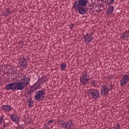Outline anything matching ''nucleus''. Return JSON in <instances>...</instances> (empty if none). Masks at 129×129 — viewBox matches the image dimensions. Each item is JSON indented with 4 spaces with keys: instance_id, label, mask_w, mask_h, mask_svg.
<instances>
[{
    "instance_id": "obj_1",
    "label": "nucleus",
    "mask_w": 129,
    "mask_h": 129,
    "mask_svg": "<svg viewBox=\"0 0 129 129\" xmlns=\"http://www.w3.org/2000/svg\"><path fill=\"white\" fill-rule=\"evenodd\" d=\"M88 0H77L73 6L76 12H78L80 15H85L87 13L86 6L88 3Z\"/></svg>"
},
{
    "instance_id": "obj_2",
    "label": "nucleus",
    "mask_w": 129,
    "mask_h": 129,
    "mask_svg": "<svg viewBox=\"0 0 129 129\" xmlns=\"http://www.w3.org/2000/svg\"><path fill=\"white\" fill-rule=\"evenodd\" d=\"M46 97V92L44 90L36 91L35 93L34 99L37 101H41Z\"/></svg>"
},
{
    "instance_id": "obj_3",
    "label": "nucleus",
    "mask_w": 129,
    "mask_h": 129,
    "mask_svg": "<svg viewBox=\"0 0 129 129\" xmlns=\"http://www.w3.org/2000/svg\"><path fill=\"white\" fill-rule=\"evenodd\" d=\"M80 83L82 85H86L89 81V75L86 72H83L82 73V75L80 77Z\"/></svg>"
},
{
    "instance_id": "obj_4",
    "label": "nucleus",
    "mask_w": 129,
    "mask_h": 129,
    "mask_svg": "<svg viewBox=\"0 0 129 129\" xmlns=\"http://www.w3.org/2000/svg\"><path fill=\"white\" fill-rule=\"evenodd\" d=\"M88 92H89L92 98H93L94 99L100 98V93L97 89L95 88H91L90 89L88 90Z\"/></svg>"
},
{
    "instance_id": "obj_5",
    "label": "nucleus",
    "mask_w": 129,
    "mask_h": 129,
    "mask_svg": "<svg viewBox=\"0 0 129 129\" xmlns=\"http://www.w3.org/2000/svg\"><path fill=\"white\" fill-rule=\"evenodd\" d=\"M93 33H86V35L83 36V39L84 42H87L88 43H91L94 40Z\"/></svg>"
},
{
    "instance_id": "obj_6",
    "label": "nucleus",
    "mask_w": 129,
    "mask_h": 129,
    "mask_svg": "<svg viewBox=\"0 0 129 129\" xmlns=\"http://www.w3.org/2000/svg\"><path fill=\"white\" fill-rule=\"evenodd\" d=\"M5 89H6V90H12V91H15L16 87L15 82L6 85L5 86Z\"/></svg>"
},
{
    "instance_id": "obj_7",
    "label": "nucleus",
    "mask_w": 129,
    "mask_h": 129,
    "mask_svg": "<svg viewBox=\"0 0 129 129\" xmlns=\"http://www.w3.org/2000/svg\"><path fill=\"white\" fill-rule=\"evenodd\" d=\"M15 90H23L24 88H25V86L24 84L22 83V82H19L16 83L15 82Z\"/></svg>"
},
{
    "instance_id": "obj_8",
    "label": "nucleus",
    "mask_w": 129,
    "mask_h": 129,
    "mask_svg": "<svg viewBox=\"0 0 129 129\" xmlns=\"http://www.w3.org/2000/svg\"><path fill=\"white\" fill-rule=\"evenodd\" d=\"M101 95L102 96H104V95H106L108 92H109V89L107 86L104 85L103 87L101 88Z\"/></svg>"
},
{
    "instance_id": "obj_9",
    "label": "nucleus",
    "mask_w": 129,
    "mask_h": 129,
    "mask_svg": "<svg viewBox=\"0 0 129 129\" xmlns=\"http://www.w3.org/2000/svg\"><path fill=\"white\" fill-rule=\"evenodd\" d=\"M31 76H28L22 79V81L21 82L23 84V85L25 86L29 85L30 81H31Z\"/></svg>"
},
{
    "instance_id": "obj_10",
    "label": "nucleus",
    "mask_w": 129,
    "mask_h": 129,
    "mask_svg": "<svg viewBox=\"0 0 129 129\" xmlns=\"http://www.w3.org/2000/svg\"><path fill=\"white\" fill-rule=\"evenodd\" d=\"M19 64L20 66H22L23 67H24V68H27V67H28L27 64V61H26L22 57H21L19 59Z\"/></svg>"
},
{
    "instance_id": "obj_11",
    "label": "nucleus",
    "mask_w": 129,
    "mask_h": 129,
    "mask_svg": "<svg viewBox=\"0 0 129 129\" xmlns=\"http://www.w3.org/2000/svg\"><path fill=\"white\" fill-rule=\"evenodd\" d=\"M10 118L15 123H19V121H20V119L16 114H11Z\"/></svg>"
},
{
    "instance_id": "obj_12",
    "label": "nucleus",
    "mask_w": 129,
    "mask_h": 129,
    "mask_svg": "<svg viewBox=\"0 0 129 129\" xmlns=\"http://www.w3.org/2000/svg\"><path fill=\"white\" fill-rule=\"evenodd\" d=\"M74 125L73 123V121L72 120H69L67 122H66L65 128L71 129L72 126Z\"/></svg>"
},
{
    "instance_id": "obj_13",
    "label": "nucleus",
    "mask_w": 129,
    "mask_h": 129,
    "mask_svg": "<svg viewBox=\"0 0 129 129\" xmlns=\"http://www.w3.org/2000/svg\"><path fill=\"white\" fill-rule=\"evenodd\" d=\"M38 80L40 83L42 84V85L43 84H44V83L48 81V80H47V79H46V76H43L42 77H40V76H39Z\"/></svg>"
},
{
    "instance_id": "obj_14",
    "label": "nucleus",
    "mask_w": 129,
    "mask_h": 129,
    "mask_svg": "<svg viewBox=\"0 0 129 129\" xmlns=\"http://www.w3.org/2000/svg\"><path fill=\"white\" fill-rule=\"evenodd\" d=\"M42 84L38 81L34 85L31 86V88L34 89V90H37Z\"/></svg>"
},
{
    "instance_id": "obj_15",
    "label": "nucleus",
    "mask_w": 129,
    "mask_h": 129,
    "mask_svg": "<svg viewBox=\"0 0 129 129\" xmlns=\"http://www.w3.org/2000/svg\"><path fill=\"white\" fill-rule=\"evenodd\" d=\"M2 108L4 111H7V112H10L12 109V107L9 105H3L2 106Z\"/></svg>"
},
{
    "instance_id": "obj_16",
    "label": "nucleus",
    "mask_w": 129,
    "mask_h": 129,
    "mask_svg": "<svg viewBox=\"0 0 129 129\" xmlns=\"http://www.w3.org/2000/svg\"><path fill=\"white\" fill-rule=\"evenodd\" d=\"M108 9L107 10V13L108 15H110V14H113V11H114V7L111 5H108Z\"/></svg>"
},
{
    "instance_id": "obj_17",
    "label": "nucleus",
    "mask_w": 129,
    "mask_h": 129,
    "mask_svg": "<svg viewBox=\"0 0 129 129\" xmlns=\"http://www.w3.org/2000/svg\"><path fill=\"white\" fill-rule=\"evenodd\" d=\"M129 34L127 32V31H125L124 32H123L122 35H121V39H122V40H126L127 39H128L129 38V36H128Z\"/></svg>"
},
{
    "instance_id": "obj_18",
    "label": "nucleus",
    "mask_w": 129,
    "mask_h": 129,
    "mask_svg": "<svg viewBox=\"0 0 129 129\" xmlns=\"http://www.w3.org/2000/svg\"><path fill=\"white\" fill-rule=\"evenodd\" d=\"M32 99V97H29V99L27 100L28 107H33L34 106V101H33Z\"/></svg>"
},
{
    "instance_id": "obj_19",
    "label": "nucleus",
    "mask_w": 129,
    "mask_h": 129,
    "mask_svg": "<svg viewBox=\"0 0 129 129\" xmlns=\"http://www.w3.org/2000/svg\"><path fill=\"white\" fill-rule=\"evenodd\" d=\"M57 122L58 123V124L59 125V126L60 127H64L66 126V122L65 121L61 120V119H59L57 120Z\"/></svg>"
},
{
    "instance_id": "obj_20",
    "label": "nucleus",
    "mask_w": 129,
    "mask_h": 129,
    "mask_svg": "<svg viewBox=\"0 0 129 129\" xmlns=\"http://www.w3.org/2000/svg\"><path fill=\"white\" fill-rule=\"evenodd\" d=\"M34 91H36V90L30 87L27 91V95L30 97L32 96V92H34Z\"/></svg>"
},
{
    "instance_id": "obj_21",
    "label": "nucleus",
    "mask_w": 129,
    "mask_h": 129,
    "mask_svg": "<svg viewBox=\"0 0 129 129\" xmlns=\"http://www.w3.org/2000/svg\"><path fill=\"white\" fill-rule=\"evenodd\" d=\"M22 58L24 59L25 61H31V58L30 57V56H28L27 55H24Z\"/></svg>"
},
{
    "instance_id": "obj_22",
    "label": "nucleus",
    "mask_w": 129,
    "mask_h": 129,
    "mask_svg": "<svg viewBox=\"0 0 129 129\" xmlns=\"http://www.w3.org/2000/svg\"><path fill=\"white\" fill-rule=\"evenodd\" d=\"M120 83L121 86H124V85H126V84H127V82L121 79L120 81Z\"/></svg>"
},
{
    "instance_id": "obj_23",
    "label": "nucleus",
    "mask_w": 129,
    "mask_h": 129,
    "mask_svg": "<svg viewBox=\"0 0 129 129\" xmlns=\"http://www.w3.org/2000/svg\"><path fill=\"white\" fill-rule=\"evenodd\" d=\"M121 79H122V80H125V81H126V82H129V77L126 75H124Z\"/></svg>"
},
{
    "instance_id": "obj_24",
    "label": "nucleus",
    "mask_w": 129,
    "mask_h": 129,
    "mask_svg": "<svg viewBox=\"0 0 129 129\" xmlns=\"http://www.w3.org/2000/svg\"><path fill=\"white\" fill-rule=\"evenodd\" d=\"M66 67H67V64L66 63H62L60 64V68L61 70H65V69H66Z\"/></svg>"
},
{
    "instance_id": "obj_25",
    "label": "nucleus",
    "mask_w": 129,
    "mask_h": 129,
    "mask_svg": "<svg viewBox=\"0 0 129 129\" xmlns=\"http://www.w3.org/2000/svg\"><path fill=\"white\" fill-rule=\"evenodd\" d=\"M27 120L28 123H29V124H32L34 122V120L32 119V117H28L27 119Z\"/></svg>"
},
{
    "instance_id": "obj_26",
    "label": "nucleus",
    "mask_w": 129,
    "mask_h": 129,
    "mask_svg": "<svg viewBox=\"0 0 129 129\" xmlns=\"http://www.w3.org/2000/svg\"><path fill=\"white\" fill-rule=\"evenodd\" d=\"M113 127L114 129H120V124L119 123H116Z\"/></svg>"
},
{
    "instance_id": "obj_27",
    "label": "nucleus",
    "mask_w": 129,
    "mask_h": 129,
    "mask_svg": "<svg viewBox=\"0 0 129 129\" xmlns=\"http://www.w3.org/2000/svg\"><path fill=\"white\" fill-rule=\"evenodd\" d=\"M6 12H7V13L9 14V15H11V14H12V13H13V11H11V9H10V8H7V9L6 10Z\"/></svg>"
},
{
    "instance_id": "obj_28",
    "label": "nucleus",
    "mask_w": 129,
    "mask_h": 129,
    "mask_svg": "<svg viewBox=\"0 0 129 129\" xmlns=\"http://www.w3.org/2000/svg\"><path fill=\"white\" fill-rule=\"evenodd\" d=\"M19 44L20 45V47L21 48H23V47H24V42H23L22 41H19Z\"/></svg>"
},
{
    "instance_id": "obj_29",
    "label": "nucleus",
    "mask_w": 129,
    "mask_h": 129,
    "mask_svg": "<svg viewBox=\"0 0 129 129\" xmlns=\"http://www.w3.org/2000/svg\"><path fill=\"white\" fill-rule=\"evenodd\" d=\"M5 117L4 116H1L0 117V125L3 123V122L4 121V118Z\"/></svg>"
},
{
    "instance_id": "obj_30",
    "label": "nucleus",
    "mask_w": 129,
    "mask_h": 129,
    "mask_svg": "<svg viewBox=\"0 0 129 129\" xmlns=\"http://www.w3.org/2000/svg\"><path fill=\"white\" fill-rule=\"evenodd\" d=\"M8 125V124H6V122L5 120L3 121V127H2L1 129H5V127H7V126Z\"/></svg>"
},
{
    "instance_id": "obj_31",
    "label": "nucleus",
    "mask_w": 129,
    "mask_h": 129,
    "mask_svg": "<svg viewBox=\"0 0 129 129\" xmlns=\"http://www.w3.org/2000/svg\"><path fill=\"white\" fill-rule=\"evenodd\" d=\"M114 3V0H110L109 2L108 3L107 5L110 6V5H112Z\"/></svg>"
},
{
    "instance_id": "obj_32",
    "label": "nucleus",
    "mask_w": 129,
    "mask_h": 129,
    "mask_svg": "<svg viewBox=\"0 0 129 129\" xmlns=\"http://www.w3.org/2000/svg\"><path fill=\"white\" fill-rule=\"evenodd\" d=\"M11 71H12V74H17V70L12 69Z\"/></svg>"
},
{
    "instance_id": "obj_33",
    "label": "nucleus",
    "mask_w": 129,
    "mask_h": 129,
    "mask_svg": "<svg viewBox=\"0 0 129 129\" xmlns=\"http://www.w3.org/2000/svg\"><path fill=\"white\" fill-rule=\"evenodd\" d=\"M96 84V81L95 80H93L91 81V84L92 85H95Z\"/></svg>"
},
{
    "instance_id": "obj_34",
    "label": "nucleus",
    "mask_w": 129,
    "mask_h": 129,
    "mask_svg": "<svg viewBox=\"0 0 129 129\" xmlns=\"http://www.w3.org/2000/svg\"><path fill=\"white\" fill-rule=\"evenodd\" d=\"M91 2L92 6H94V5L96 4V3L95 2V0H91Z\"/></svg>"
},
{
    "instance_id": "obj_35",
    "label": "nucleus",
    "mask_w": 129,
    "mask_h": 129,
    "mask_svg": "<svg viewBox=\"0 0 129 129\" xmlns=\"http://www.w3.org/2000/svg\"><path fill=\"white\" fill-rule=\"evenodd\" d=\"M75 26V24H74V23L72 24L71 23L70 25V28L71 29H73V27H74Z\"/></svg>"
},
{
    "instance_id": "obj_36",
    "label": "nucleus",
    "mask_w": 129,
    "mask_h": 129,
    "mask_svg": "<svg viewBox=\"0 0 129 129\" xmlns=\"http://www.w3.org/2000/svg\"><path fill=\"white\" fill-rule=\"evenodd\" d=\"M48 123L50 124V123H53L54 122V120L50 119L48 121Z\"/></svg>"
},
{
    "instance_id": "obj_37",
    "label": "nucleus",
    "mask_w": 129,
    "mask_h": 129,
    "mask_svg": "<svg viewBox=\"0 0 129 129\" xmlns=\"http://www.w3.org/2000/svg\"><path fill=\"white\" fill-rule=\"evenodd\" d=\"M2 15H3V16H5V17H8V14L7 13L5 12H4L3 13Z\"/></svg>"
},
{
    "instance_id": "obj_38",
    "label": "nucleus",
    "mask_w": 129,
    "mask_h": 129,
    "mask_svg": "<svg viewBox=\"0 0 129 129\" xmlns=\"http://www.w3.org/2000/svg\"><path fill=\"white\" fill-rule=\"evenodd\" d=\"M49 124H50L48 122H47L45 124L44 126L45 127H48V126H49Z\"/></svg>"
},
{
    "instance_id": "obj_39",
    "label": "nucleus",
    "mask_w": 129,
    "mask_h": 129,
    "mask_svg": "<svg viewBox=\"0 0 129 129\" xmlns=\"http://www.w3.org/2000/svg\"><path fill=\"white\" fill-rule=\"evenodd\" d=\"M10 70H11V69H9L8 70V71H6V72H5V74H9V73L10 74Z\"/></svg>"
},
{
    "instance_id": "obj_40",
    "label": "nucleus",
    "mask_w": 129,
    "mask_h": 129,
    "mask_svg": "<svg viewBox=\"0 0 129 129\" xmlns=\"http://www.w3.org/2000/svg\"><path fill=\"white\" fill-rule=\"evenodd\" d=\"M110 87L111 88V90H112V89L114 87V85H112V84L110 85Z\"/></svg>"
},
{
    "instance_id": "obj_41",
    "label": "nucleus",
    "mask_w": 129,
    "mask_h": 129,
    "mask_svg": "<svg viewBox=\"0 0 129 129\" xmlns=\"http://www.w3.org/2000/svg\"><path fill=\"white\" fill-rule=\"evenodd\" d=\"M25 97H26V98H28V97H29V95H28V94H27V95H25Z\"/></svg>"
},
{
    "instance_id": "obj_42",
    "label": "nucleus",
    "mask_w": 129,
    "mask_h": 129,
    "mask_svg": "<svg viewBox=\"0 0 129 129\" xmlns=\"http://www.w3.org/2000/svg\"><path fill=\"white\" fill-rule=\"evenodd\" d=\"M50 128L48 127H46L45 129H49Z\"/></svg>"
},
{
    "instance_id": "obj_43",
    "label": "nucleus",
    "mask_w": 129,
    "mask_h": 129,
    "mask_svg": "<svg viewBox=\"0 0 129 129\" xmlns=\"http://www.w3.org/2000/svg\"><path fill=\"white\" fill-rule=\"evenodd\" d=\"M20 128H21V129H25V128H24V127H21Z\"/></svg>"
},
{
    "instance_id": "obj_44",
    "label": "nucleus",
    "mask_w": 129,
    "mask_h": 129,
    "mask_svg": "<svg viewBox=\"0 0 129 129\" xmlns=\"http://www.w3.org/2000/svg\"><path fill=\"white\" fill-rule=\"evenodd\" d=\"M127 32H128V34H129V29H128V31H127Z\"/></svg>"
},
{
    "instance_id": "obj_45",
    "label": "nucleus",
    "mask_w": 129,
    "mask_h": 129,
    "mask_svg": "<svg viewBox=\"0 0 129 129\" xmlns=\"http://www.w3.org/2000/svg\"><path fill=\"white\" fill-rule=\"evenodd\" d=\"M2 79H3V78H0V81L2 80Z\"/></svg>"
},
{
    "instance_id": "obj_46",
    "label": "nucleus",
    "mask_w": 129,
    "mask_h": 129,
    "mask_svg": "<svg viewBox=\"0 0 129 129\" xmlns=\"http://www.w3.org/2000/svg\"><path fill=\"white\" fill-rule=\"evenodd\" d=\"M2 1V2H5V1H4V0H1Z\"/></svg>"
},
{
    "instance_id": "obj_47",
    "label": "nucleus",
    "mask_w": 129,
    "mask_h": 129,
    "mask_svg": "<svg viewBox=\"0 0 129 129\" xmlns=\"http://www.w3.org/2000/svg\"><path fill=\"white\" fill-rule=\"evenodd\" d=\"M105 3H106V1H105Z\"/></svg>"
}]
</instances>
